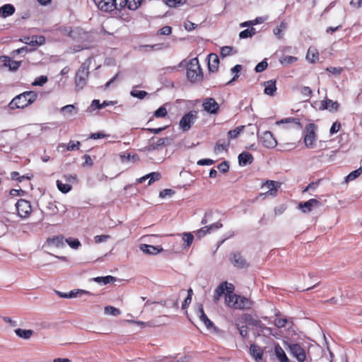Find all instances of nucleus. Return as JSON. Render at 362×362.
Wrapping results in <instances>:
<instances>
[{"mask_svg":"<svg viewBox=\"0 0 362 362\" xmlns=\"http://www.w3.org/2000/svg\"><path fill=\"white\" fill-rule=\"evenodd\" d=\"M139 248L144 253L147 255H157L163 251L161 246H153L147 244H141Z\"/></svg>","mask_w":362,"mask_h":362,"instance_id":"dca6fc26","label":"nucleus"},{"mask_svg":"<svg viewBox=\"0 0 362 362\" xmlns=\"http://www.w3.org/2000/svg\"><path fill=\"white\" fill-rule=\"evenodd\" d=\"M230 263L238 269H246L249 264L239 252H233L229 257Z\"/></svg>","mask_w":362,"mask_h":362,"instance_id":"0eeeda50","label":"nucleus"},{"mask_svg":"<svg viewBox=\"0 0 362 362\" xmlns=\"http://www.w3.org/2000/svg\"><path fill=\"white\" fill-rule=\"evenodd\" d=\"M197 117L196 111H189L182 116L180 121V128L182 132L188 131L194 124Z\"/></svg>","mask_w":362,"mask_h":362,"instance_id":"20e7f679","label":"nucleus"},{"mask_svg":"<svg viewBox=\"0 0 362 362\" xmlns=\"http://www.w3.org/2000/svg\"><path fill=\"white\" fill-rule=\"evenodd\" d=\"M283 124H293L299 129H302V125L300 122V119L294 117H287L276 122V125Z\"/></svg>","mask_w":362,"mask_h":362,"instance_id":"c85d7f7f","label":"nucleus"},{"mask_svg":"<svg viewBox=\"0 0 362 362\" xmlns=\"http://www.w3.org/2000/svg\"><path fill=\"white\" fill-rule=\"evenodd\" d=\"M244 128H245V126L244 125H241V126H239V127H236L234 129L228 131V139L230 140V139H233L238 138V136L243 131Z\"/></svg>","mask_w":362,"mask_h":362,"instance_id":"e433bc0d","label":"nucleus"},{"mask_svg":"<svg viewBox=\"0 0 362 362\" xmlns=\"http://www.w3.org/2000/svg\"><path fill=\"white\" fill-rule=\"evenodd\" d=\"M70 247L77 250L81 246V242L77 238H69L65 240Z\"/></svg>","mask_w":362,"mask_h":362,"instance_id":"49530a36","label":"nucleus"},{"mask_svg":"<svg viewBox=\"0 0 362 362\" xmlns=\"http://www.w3.org/2000/svg\"><path fill=\"white\" fill-rule=\"evenodd\" d=\"M280 187V184L278 182L274 180H267L262 185V187H267L269 190L265 193L266 194H270L271 195L275 196L277 193V189Z\"/></svg>","mask_w":362,"mask_h":362,"instance_id":"b1692460","label":"nucleus"},{"mask_svg":"<svg viewBox=\"0 0 362 362\" xmlns=\"http://www.w3.org/2000/svg\"><path fill=\"white\" fill-rule=\"evenodd\" d=\"M16 12L15 6L11 4H6L1 6H0V17L3 18H6L12 15H13Z\"/></svg>","mask_w":362,"mask_h":362,"instance_id":"a211bd4d","label":"nucleus"},{"mask_svg":"<svg viewBox=\"0 0 362 362\" xmlns=\"http://www.w3.org/2000/svg\"><path fill=\"white\" fill-rule=\"evenodd\" d=\"M175 192L171 189H165L160 192L159 193V197L160 198H165L167 196H171L174 194Z\"/></svg>","mask_w":362,"mask_h":362,"instance_id":"774afa93","label":"nucleus"},{"mask_svg":"<svg viewBox=\"0 0 362 362\" xmlns=\"http://www.w3.org/2000/svg\"><path fill=\"white\" fill-rule=\"evenodd\" d=\"M362 173V168H359L351 172L345 177V182H348L350 181H353L356 179Z\"/></svg>","mask_w":362,"mask_h":362,"instance_id":"a19ab883","label":"nucleus"},{"mask_svg":"<svg viewBox=\"0 0 362 362\" xmlns=\"http://www.w3.org/2000/svg\"><path fill=\"white\" fill-rule=\"evenodd\" d=\"M208 233H210V232L209 230V228H207L206 226H205L197 231L196 236L198 239H201Z\"/></svg>","mask_w":362,"mask_h":362,"instance_id":"13d9d810","label":"nucleus"},{"mask_svg":"<svg viewBox=\"0 0 362 362\" xmlns=\"http://www.w3.org/2000/svg\"><path fill=\"white\" fill-rule=\"evenodd\" d=\"M247 325L254 327V335L255 337H260L261 335H272L273 329L271 327H267L260 320L254 319L250 315H247L245 320Z\"/></svg>","mask_w":362,"mask_h":362,"instance_id":"f03ea898","label":"nucleus"},{"mask_svg":"<svg viewBox=\"0 0 362 362\" xmlns=\"http://www.w3.org/2000/svg\"><path fill=\"white\" fill-rule=\"evenodd\" d=\"M168 112L166 108L163 105L158 107L153 113V117L160 118L164 117L167 115Z\"/></svg>","mask_w":362,"mask_h":362,"instance_id":"3c124183","label":"nucleus"},{"mask_svg":"<svg viewBox=\"0 0 362 362\" xmlns=\"http://www.w3.org/2000/svg\"><path fill=\"white\" fill-rule=\"evenodd\" d=\"M208 68L209 71L214 73L217 71L219 64V59L218 55L214 53H211L208 56Z\"/></svg>","mask_w":362,"mask_h":362,"instance_id":"f3484780","label":"nucleus"},{"mask_svg":"<svg viewBox=\"0 0 362 362\" xmlns=\"http://www.w3.org/2000/svg\"><path fill=\"white\" fill-rule=\"evenodd\" d=\"M238 329L239 331V333H240V336L243 338L245 339V338L247 337L249 330H248V327H247V325H243V326H240V327H238Z\"/></svg>","mask_w":362,"mask_h":362,"instance_id":"e2e57ef3","label":"nucleus"},{"mask_svg":"<svg viewBox=\"0 0 362 362\" xmlns=\"http://www.w3.org/2000/svg\"><path fill=\"white\" fill-rule=\"evenodd\" d=\"M104 313L105 315L112 316H117L121 313L119 309L111 305L105 306L104 308Z\"/></svg>","mask_w":362,"mask_h":362,"instance_id":"37998d69","label":"nucleus"},{"mask_svg":"<svg viewBox=\"0 0 362 362\" xmlns=\"http://www.w3.org/2000/svg\"><path fill=\"white\" fill-rule=\"evenodd\" d=\"M235 289L234 286L232 284L228 283L227 281L221 282L216 288L214 293H217V296H221L225 292L232 293Z\"/></svg>","mask_w":362,"mask_h":362,"instance_id":"f8f14e48","label":"nucleus"},{"mask_svg":"<svg viewBox=\"0 0 362 362\" xmlns=\"http://www.w3.org/2000/svg\"><path fill=\"white\" fill-rule=\"evenodd\" d=\"M250 354L257 362H261L262 361V356L264 354L263 350L255 344H252L250 345Z\"/></svg>","mask_w":362,"mask_h":362,"instance_id":"4be33fe9","label":"nucleus"},{"mask_svg":"<svg viewBox=\"0 0 362 362\" xmlns=\"http://www.w3.org/2000/svg\"><path fill=\"white\" fill-rule=\"evenodd\" d=\"M83 293L90 294V292L81 289L72 290L69 293H68V298H76L78 296V294Z\"/></svg>","mask_w":362,"mask_h":362,"instance_id":"4d7b16f0","label":"nucleus"},{"mask_svg":"<svg viewBox=\"0 0 362 362\" xmlns=\"http://www.w3.org/2000/svg\"><path fill=\"white\" fill-rule=\"evenodd\" d=\"M148 93L145 90H132L130 92V95L136 98L139 100H143L146 95Z\"/></svg>","mask_w":362,"mask_h":362,"instance_id":"8fccbe9b","label":"nucleus"},{"mask_svg":"<svg viewBox=\"0 0 362 362\" xmlns=\"http://www.w3.org/2000/svg\"><path fill=\"white\" fill-rule=\"evenodd\" d=\"M256 29L253 27H250L249 28L245 29L240 32L239 37L240 39H247L252 37L256 34Z\"/></svg>","mask_w":362,"mask_h":362,"instance_id":"473e14b6","label":"nucleus"},{"mask_svg":"<svg viewBox=\"0 0 362 362\" xmlns=\"http://www.w3.org/2000/svg\"><path fill=\"white\" fill-rule=\"evenodd\" d=\"M242 65L240 64H236L231 69H230V71L232 74H235V76L231 78V80H230L227 84H230L232 83L233 81H235L238 77V74L242 70Z\"/></svg>","mask_w":362,"mask_h":362,"instance_id":"a18cd8bd","label":"nucleus"},{"mask_svg":"<svg viewBox=\"0 0 362 362\" xmlns=\"http://www.w3.org/2000/svg\"><path fill=\"white\" fill-rule=\"evenodd\" d=\"M238 300H237V305L235 309L247 310L250 309L252 305V302L250 299L238 295Z\"/></svg>","mask_w":362,"mask_h":362,"instance_id":"aec40b11","label":"nucleus"},{"mask_svg":"<svg viewBox=\"0 0 362 362\" xmlns=\"http://www.w3.org/2000/svg\"><path fill=\"white\" fill-rule=\"evenodd\" d=\"M287 322V320L286 318H276L274 320V325L279 328L284 327Z\"/></svg>","mask_w":362,"mask_h":362,"instance_id":"338daca9","label":"nucleus"},{"mask_svg":"<svg viewBox=\"0 0 362 362\" xmlns=\"http://www.w3.org/2000/svg\"><path fill=\"white\" fill-rule=\"evenodd\" d=\"M14 332L18 337L23 339H30L33 334V331L32 329H23L21 328L16 329Z\"/></svg>","mask_w":362,"mask_h":362,"instance_id":"7c9ffc66","label":"nucleus"},{"mask_svg":"<svg viewBox=\"0 0 362 362\" xmlns=\"http://www.w3.org/2000/svg\"><path fill=\"white\" fill-rule=\"evenodd\" d=\"M320 182V180H318L316 182H312L308 185V186L303 190V193H305L309 190H315L317 187L319 186V184Z\"/></svg>","mask_w":362,"mask_h":362,"instance_id":"052dcab7","label":"nucleus"},{"mask_svg":"<svg viewBox=\"0 0 362 362\" xmlns=\"http://www.w3.org/2000/svg\"><path fill=\"white\" fill-rule=\"evenodd\" d=\"M97 7L102 11L111 12L117 8L119 3H115V0H93Z\"/></svg>","mask_w":362,"mask_h":362,"instance_id":"6e6552de","label":"nucleus"},{"mask_svg":"<svg viewBox=\"0 0 362 362\" xmlns=\"http://www.w3.org/2000/svg\"><path fill=\"white\" fill-rule=\"evenodd\" d=\"M59 30L64 35H67L72 39H75V35L76 34V31H78V29L72 30L71 27H61L59 28Z\"/></svg>","mask_w":362,"mask_h":362,"instance_id":"f704fd0d","label":"nucleus"},{"mask_svg":"<svg viewBox=\"0 0 362 362\" xmlns=\"http://www.w3.org/2000/svg\"><path fill=\"white\" fill-rule=\"evenodd\" d=\"M16 210L21 217H25L31 211V206L28 201L19 199L16 204Z\"/></svg>","mask_w":362,"mask_h":362,"instance_id":"9d476101","label":"nucleus"},{"mask_svg":"<svg viewBox=\"0 0 362 362\" xmlns=\"http://www.w3.org/2000/svg\"><path fill=\"white\" fill-rule=\"evenodd\" d=\"M236 51H234V48L231 46H224L221 47L220 55L222 58L235 54Z\"/></svg>","mask_w":362,"mask_h":362,"instance_id":"79ce46f5","label":"nucleus"},{"mask_svg":"<svg viewBox=\"0 0 362 362\" xmlns=\"http://www.w3.org/2000/svg\"><path fill=\"white\" fill-rule=\"evenodd\" d=\"M49 245L55 246L56 247L60 248L64 246V238L63 235L54 236L49 238L47 240Z\"/></svg>","mask_w":362,"mask_h":362,"instance_id":"a878e982","label":"nucleus"},{"mask_svg":"<svg viewBox=\"0 0 362 362\" xmlns=\"http://www.w3.org/2000/svg\"><path fill=\"white\" fill-rule=\"evenodd\" d=\"M56 184L58 189L63 194L69 192L72 189V187L70 184L63 183L61 180H57Z\"/></svg>","mask_w":362,"mask_h":362,"instance_id":"c9c22d12","label":"nucleus"},{"mask_svg":"<svg viewBox=\"0 0 362 362\" xmlns=\"http://www.w3.org/2000/svg\"><path fill=\"white\" fill-rule=\"evenodd\" d=\"M264 93L266 95L273 96L276 91V81L269 80L264 83Z\"/></svg>","mask_w":362,"mask_h":362,"instance_id":"bb28decb","label":"nucleus"},{"mask_svg":"<svg viewBox=\"0 0 362 362\" xmlns=\"http://www.w3.org/2000/svg\"><path fill=\"white\" fill-rule=\"evenodd\" d=\"M229 145H230L229 141H226L218 140L216 144L215 151L217 153V152H221L223 150H226L228 148V147L229 146Z\"/></svg>","mask_w":362,"mask_h":362,"instance_id":"c03bdc74","label":"nucleus"},{"mask_svg":"<svg viewBox=\"0 0 362 362\" xmlns=\"http://www.w3.org/2000/svg\"><path fill=\"white\" fill-rule=\"evenodd\" d=\"M218 169L223 173H226L229 170V165L227 161H223L218 165Z\"/></svg>","mask_w":362,"mask_h":362,"instance_id":"69168bd1","label":"nucleus"},{"mask_svg":"<svg viewBox=\"0 0 362 362\" xmlns=\"http://www.w3.org/2000/svg\"><path fill=\"white\" fill-rule=\"evenodd\" d=\"M150 141L153 144L156 150L160 148H162L163 146L170 145L173 141V139H171L170 137L158 139L156 138L155 136H153L150 139Z\"/></svg>","mask_w":362,"mask_h":362,"instance_id":"2eb2a0df","label":"nucleus"},{"mask_svg":"<svg viewBox=\"0 0 362 362\" xmlns=\"http://www.w3.org/2000/svg\"><path fill=\"white\" fill-rule=\"evenodd\" d=\"M37 98V93L33 90L25 91L16 97L8 103L11 110L23 109L32 105Z\"/></svg>","mask_w":362,"mask_h":362,"instance_id":"f257e3e1","label":"nucleus"},{"mask_svg":"<svg viewBox=\"0 0 362 362\" xmlns=\"http://www.w3.org/2000/svg\"><path fill=\"white\" fill-rule=\"evenodd\" d=\"M47 81V77L46 76H40L37 77L35 81L32 83L33 86H42Z\"/></svg>","mask_w":362,"mask_h":362,"instance_id":"5fc2aeb1","label":"nucleus"},{"mask_svg":"<svg viewBox=\"0 0 362 362\" xmlns=\"http://www.w3.org/2000/svg\"><path fill=\"white\" fill-rule=\"evenodd\" d=\"M199 319L201 321L204 322V324L208 329H216V327L214 326V322L207 317V315L205 313H203L202 316H199Z\"/></svg>","mask_w":362,"mask_h":362,"instance_id":"09e8293b","label":"nucleus"},{"mask_svg":"<svg viewBox=\"0 0 362 362\" xmlns=\"http://www.w3.org/2000/svg\"><path fill=\"white\" fill-rule=\"evenodd\" d=\"M306 59L311 63H315L319 59V54L315 49L310 48L307 52Z\"/></svg>","mask_w":362,"mask_h":362,"instance_id":"58836bf2","label":"nucleus"},{"mask_svg":"<svg viewBox=\"0 0 362 362\" xmlns=\"http://www.w3.org/2000/svg\"><path fill=\"white\" fill-rule=\"evenodd\" d=\"M194 235L192 233L189 232H185L182 233V240L185 243V245L184 248H188L191 246L193 240H194Z\"/></svg>","mask_w":362,"mask_h":362,"instance_id":"ea45409f","label":"nucleus"},{"mask_svg":"<svg viewBox=\"0 0 362 362\" xmlns=\"http://www.w3.org/2000/svg\"><path fill=\"white\" fill-rule=\"evenodd\" d=\"M187 69L197 70L198 72L202 71L199 60L197 57L192 58L189 60Z\"/></svg>","mask_w":362,"mask_h":362,"instance_id":"4c0bfd02","label":"nucleus"},{"mask_svg":"<svg viewBox=\"0 0 362 362\" xmlns=\"http://www.w3.org/2000/svg\"><path fill=\"white\" fill-rule=\"evenodd\" d=\"M2 57L4 58V65L8 67L10 71H16L19 69L21 62L12 60L11 57L6 56H4Z\"/></svg>","mask_w":362,"mask_h":362,"instance_id":"393cba45","label":"nucleus"},{"mask_svg":"<svg viewBox=\"0 0 362 362\" xmlns=\"http://www.w3.org/2000/svg\"><path fill=\"white\" fill-rule=\"evenodd\" d=\"M341 128V124L338 121H336L333 122L332 125L331 126V128L329 129V133L331 135H333L336 133H337Z\"/></svg>","mask_w":362,"mask_h":362,"instance_id":"680f3d73","label":"nucleus"},{"mask_svg":"<svg viewBox=\"0 0 362 362\" xmlns=\"http://www.w3.org/2000/svg\"><path fill=\"white\" fill-rule=\"evenodd\" d=\"M116 101L104 100L102 103H100L99 100L95 99L92 101L90 105L88 107L87 112H91L95 109L100 110L110 105H114L116 104Z\"/></svg>","mask_w":362,"mask_h":362,"instance_id":"ddd939ff","label":"nucleus"},{"mask_svg":"<svg viewBox=\"0 0 362 362\" xmlns=\"http://www.w3.org/2000/svg\"><path fill=\"white\" fill-rule=\"evenodd\" d=\"M339 104L337 101H333L330 99H326L321 101V106L320 110H327L331 112H337L339 110Z\"/></svg>","mask_w":362,"mask_h":362,"instance_id":"4468645a","label":"nucleus"},{"mask_svg":"<svg viewBox=\"0 0 362 362\" xmlns=\"http://www.w3.org/2000/svg\"><path fill=\"white\" fill-rule=\"evenodd\" d=\"M254 160L252 155L247 152L243 151L238 155V163L240 166H246L251 164Z\"/></svg>","mask_w":362,"mask_h":362,"instance_id":"6ab92c4d","label":"nucleus"},{"mask_svg":"<svg viewBox=\"0 0 362 362\" xmlns=\"http://www.w3.org/2000/svg\"><path fill=\"white\" fill-rule=\"evenodd\" d=\"M202 107L204 111L211 114L216 115L219 112L220 105L214 98L209 97L204 99Z\"/></svg>","mask_w":362,"mask_h":362,"instance_id":"423d86ee","label":"nucleus"},{"mask_svg":"<svg viewBox=\"0 0 362 362\" xmlns=\"http://www.w3.org/2000/svg\"><path fill=\"white\" fill-rule=\"evenodd\" d=\"M274 353L280 362H288V358L279 344H276L274 346Z\"/></svg>","mask_w":362,"mask_h":362,"instance_id":"cd10ccee","label":"nucleus"},{"mask_svg":"<svg viewBox=\"0 0 362 362\" xmlns=\"http://www.w3.org/2000/svg\"><path fill=\"white\" fill-rule=\"evenodd\" d=\"M238 295L232 293H226L225 300L228 307L235 308L237 305V300H238Z\"/></svg>","mask_w":362,"mask_h":362,"instance_id":"c756f323","label":"nucleus"},{"mask_svg":"<svg viewBox=\"0 0 362 362\" xmlns=\"http://www.w3.org/2000/svg\"><path fill=\"white\" fill-rule=\"evenodd\" d=\"M317 127L313 123L308 124L305 127V132H306L304 136V143L307 147H311L316 140V131Z\"/></svg>","mask_w":362,"mask_h":362,"instance_id":"39448f33","label":"nucleus"},{"mask_svg":"<svg viewBox=\"0 0 362 362\" xmlns=\"http://www.w3.org/2000/svg\"><path fill=\"white\" fill-rule=\"evenodd\" d=\"M187 77L192 83H199L203 79V73L198 72L197 70L187 69Z\"/></svg>","mask_w":362,"mask_h":362,"instance_id":"412c9836","label":"nucleus"},{"mask_svg":"<svg viewBox=\"0 0 362 362\" xmlns=\"http://www.w3.org/2000/svg\"><path fill=\"white\" fill-rule=\"evenodd\" d=\"M80 146H81V143L78 141H70L66 146V149H67V151H74V150L78 149Z\"/></svg>","mask_w":362,"mask_h":362,"instance_id":"bf43d9fd","label":"nucleus"},{"mask_svg":"<svg viewBox=\"0 0 362 362\" xmlns=\"http://www.w3.org/2000/svg\"><path fill=\"white\" fill-rule=\"evenodd\" d=\"M149 178L148 185H151L153 182L158 181L161 178V175L158 172H152L148 173Z\"/></svg>","mask_w":362,"mask_h":362,"instance_id":"603ef678","label":"nucleus"},{"mask_svg":"<svg viewBox=\"0 0 362 362\" xmlns=\"http://www.w3.org/2000/svg\"><path fill=\"white\" fill-rule=\"evenodd\" d=\"M77 111L78 110L75 107V105H66L60 109L61 112L67 113L70 115H73L74 113H76Z\"/></svg>","mask_w":362,"mask_h":362,"instance_id":"de8ad7c7","label":"nucleus"},{"mask_svg":"<svg viewBox=\"0 0 362 362\" xmlns=\"http://www.w3.org/2000/svg\"><path fill=\"white\" fill-rule=\"evenodd\" d=\"M268 66V63L267 62V59H264V60H262V62H259L255 68V71L256 73H260V72H262L263 71H264Z\"/></svg>","mask_w":362,"mask_h":362,"instance_id":"864d4df0","label":"nucleus"},{"mask_svg":"<svg viewBox=\"0 0 362 362\" xmlns=\"http://www.w3.org/2000/svg\"><path fill=\"white\" fill-rule=\"evenodd\" d=\"M297 61V57L293 56H285L280 59V62L283 65H288Z\"/></svg>","mask_w":362,"mask_h":362,"instance_id":"6e6d98bb","label":"nucleus"},{"mask_svg":"<svg viewBox=\"0 0 362 362\" xmlns=\"http://www.w3.org/2000/svg\"><path fill=\"white\" fill-rule=\"evenodd\" d=\"M93 280L95 282H97L100 284L106 285L107 284L112 283V282L115 281L116 279H115V277L108 275V276H105L95 277L93 279Z\"/></svg>","mask_w":362,"mask_h":362,"instance_id":"2f4dec72","label":"nucleus"},{"mask_svg":"<svg viewBox=\"0 0 362 362\" xmlns=\"http://www.w3.org/2000/svg\"><path fill=\"white\" fill-rule=\"evenodd\" d=\"M142 0H121L119 2L120 8H128L129 10H136L141 4Z\"/></svg>","mask_w":362,"mask_h":362,"instance_id":"5701e85b","label":"nucleus"},{"mask_svg":"<svg viewBox=\"0 0 362 362\" xmlns=\"http://www.w3.org/2000/svg\"><path fill=\"white\" fill-rule=\"evenodd\" d=\"M120 160L122 161V163H127L129 160H132L133 162H136V161H139L140 159H139V156L137 155V154H133V155H131L130 153H122L120 154Z\"/></svg>","mask_w":362,"mask_h":362,"instance_id":"72a5a7b5","label":"nucleus"},{"mask_svg":"<svg viewBox=\"0 0 362 362\" xmlns=\"http://www.w3.org/2000/svg\"><path fill=\"white\" fill-rule=\"evenodd\" d=\"M171 33H172V28L168 25L163 26L158 32V33L159 35H169L171 34Z\"/></svg>","mask_w":362,"mask_h":362,"instance_id":"0e129e2a","label":"nucleus"},{"mask_svg":"<svg viewBox=\"0 0 362 362\" xmlns=\"http://www.w3.org/2000/svg\"><path fill=\"white\" fill-rule=\"evenodd\" d=\"M321 203L316 199H310L306 202H300L298 208L304 214L310 213L314 207H319Z\"/></svg>","mask_w":362,"mask_h":362,"instance_id":"9b49d317","label":"nucleus"},{"mask_svg":"<svg viewBox=\"0 0 362 362\" xmlns=\"http://www.w3.org/2000/svg\"><path fill=\"white\" fill-rule=\"evenodd\" d=\"M88 76L89 65L86 62H84L81 65L76 73L75 85L76 90H81L86 86Z\"/></svg>","mask_w":362,"mask_h":362,"instance_id":"7ed1b4c3","label":"nucleus"},{"mask_svg":"<svg viewBox=\"0 0 362 362\" xmlns=\"http://www.w3.org/2000/svg\"><path fill=\"white\" fill-rule=\"evenodd\" d=\"M262 144L268 148H274L277 145V141L272 133L269 131H265L261 136H258Z\"/></svg>","mask_w":362,"mask_h":362,"instance_id":"1a4fd4ad","label":"nucleus"}]
</instances>
